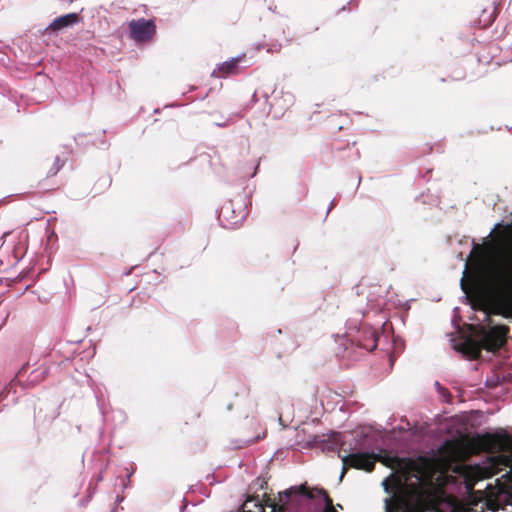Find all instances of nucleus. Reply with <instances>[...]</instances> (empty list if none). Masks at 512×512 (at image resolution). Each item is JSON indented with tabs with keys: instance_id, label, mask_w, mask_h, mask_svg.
Here are the masks:
<instances>
[{
	"instance_id": "23",
	"label": "nucleus",
	"mask_w": 512,
	"mask_h": 512,
	"mask_svg": "<svg viewBox=\"0 0 512 512\" xmlns=\"http://www.w3.org/2000/svg\"><path fill=\"white\" fill-rule=\"evenodd\" d=\"M494 19H495V16H491L489 21L487 22L486 26L491 25L492 22L494 21Z\"/></svg>"
},
{
	"instance_id": "17",
	"label": "nucleus",
	"mask_w": 512,
	"mask_h": 512,
	"mask_svg": "<svg viewBox=\"0 0 512 512\" xmlns=\"http://www.w3.org/2000/svg\"><path fill=\"white\" fill-rule=\"evenodd\" d=\"M378 335L375 331H369V337L365 343L361 344V347L367 351H373L377 347Z\"/></svg>"
},
{
	"instance_id": "11",
	"label": "nucleus",
	"mask_w": 512,
	"mask_h": 512,
	"mask_svg": "<svg viewBox=\"0 0 512 512\" xmlns=\"http://www.w3.org/2000/svg\"><path fill=\"white\" fill-rule=\"evenodd\" d=\"M387 512H412V501L407 496L386 500Z\"/></svg>"
},
{
	"instance_id": "19",
	"label": "nucleus",
	"mask_w": 512,
	"mask_h": 512,
	"mask_svg": "<svg viewBox=\"0 0 512 512\" xmlns=\"http://www.w3.org/2000/svg\"><path fill=\"white\" fill-rule=\"evenodd\" d=\"M486 506L488 510L497 511L500 508V504L497 499L487 500Z\"/></svg>"
},
{
	"instance_id": "7",
	"label": "nucleus",
	"mask_w": 512,
	"mask_h": 512,
	"mask_svg": "<svg viewBox=\"0 0 512 512\" xmlns=\"http://www.w3.org/2000/svg\"><path fill=\"white\" fill-rule=\"evenodd\" d=\"M27 366L28 364L23 365L21 369L17 372L15 377L7 385H5L3 390L0 392V403L6 402L4 406L9 404H15L17 402L18 397L14 387L16 383L20 382V378L25 372Z\"/></svg>"
},
{
	"instance_id": "10",
	"label": "nucleus",
	"mask_w": 512,
	"mask_h": 512,
	"mask_svg": "<svg viewBox=\"0 0 512 512\" xmlns=\"http://www.w3.org/2000/svg\"><path fill=\"white\" fill-rule=\"evenodd\" d=\"M244 214V209H240L236 214L234 202L230 200L222 205L219 212V219L225 221L227 225H237L243 219Z\"/></svg>"
},
{
	"instance_id": "4",
	"label": "nucleus",
	"mask_w": 512,
	"mask_h": 512,
	"mask_svg": "<svg viewBox=\"0 0 512 512\" xmlns=\"http://www.w3.org/2000/svg\"><path fill=\"white\" fill-rule=\"evenodd\" d=\"M156 33L155 21L152 19H139L130 21V37L136 42L151 41Z\"/></svg>"
},
{
	"instance_id": "20",
	"label": "nucleus",
	"mask_w": 512,
	"mask_h": 512,
	"mask_svg": "<svg viewBox=\"0 0 512 512\" xmlns=\"http://www.w3.org/2000/svg\"><path fill=\"white\" fill-rule=\"evenodd\" d=\"M412 512H426V508L420 500L417 501L416 505L412 504Z\"/></svg>"
},
{
	"instance_id": "25",
	"label": "nucleus",
	"mask_w": 512,
	"mask_h": 512,
	"mask_svg": "<svg viewBox=\"0 0 512 512\" xmlns=\"http://www.w3.org/2000/svg\"><path fill=\"white\" fill-rule=\"evenodd\" d=\"M124 500V496H117V501L122 502Z\"/></svg>"
},
{
	"instance_id": "28",
	"label": "nucleus",
	"mask_w": 512,
	"mask_h": 512,
	"mask_svg": "<svg viewBox=\"0 0 512 512\" xmlns=\"http://www.w3.org/2000/svg\"><path fill=\"white\" fill-rule=\"evenodd\" d=\"M111 512H118L117 508L112 509Z\"/></svg>"
},
{
	"instance_id": "12",
	"label": "nucleus",
	"mask_w": 512,
	"mask_h": 512,
	"mask_svg": "<svg viewBox=\"0 0 512 512\" xmlns=\"http://www.w3.org/2000/svg\"><path fill=\"white\" fill-rule=\"evenodd\" d=\"M79 20H80V17L77 13H68V14L62 15V16L54 19L51 22V24L48 26V29H51L53 31H58L63 28L73 26L74 24L78 23Z\"/></svg>"
},
{
	"instance_id": "3",
	"label": "nucleus",
	"mask_w": 512,
	"mask_h": 512,
	"mask_svg": "<svg viewBox=\"0 0 512 512\" xmlns=\"http://www.w3.org/2000/svg\"><path fill=\"white\" fill-rule=\"evenodd\" d=\"M509 327L506 325H496L488 330L481 328L479 336L481 337L482 347L491 352L501 349L507 342Z\"/></svg>"
},
{
	"instance_id": "6",
	"label": "nucleus",
	"mask_w": 512,
	"mask_h": 512,
	"mask_svg": "<svg viewBox=\"0 0 512 512\" xmlns=\"http://www.w3.org/2000/svg\"><path fill=\"white\" fill-rule=\"evenodd\" d=\"M432 510L435 512H469L470 508L453 495H443L435 499Z\"/></svg>"
},
{
	"instance_id": "27",
	"label": "nucleus",
	"mask_w": 512,
	"mask_h": 512,
	"mask_svg": "<svg viewBox=\"0 0 512 512\" xmlns=\"http://www.w3.org/2000/svg\"><path fill=\"white\" fill-rule=\"evenodd\" d=\"M467 488H468V490H472L473 489V485L469 484V485H467Z\"/></svg>"
},
{
	"instance_id": "1",
	"label": "nucleus",
	"mask_w": 512,
	"mask_h": 512,
	"mask_svg": "<svg viewBox=\"0 0 512 512\" xmlns=\"http://www.w3.org/2000/svg\"><path fill=\"white\" fill-rule=\"evenodd\" d=\"M481 452L512 453V436L503 433L477 434L464 439L447 440L441 445V471L453 463L467 459L471 454Z\"/></svg>"
},
{
	"instance_id": "15",
	"label": "nucleus",
	"mask_w": 512,
	"mask_h": 512,
	"mask_svg": "<svg viewBox=\"0 0 512 512\" xmlns=\"http://www.w3.org/2000/svg\"><path fill=\"white\" fill-rule=\"evenodd\" d=\"M47 372L48 370L44 366H40L39 368L33 370L28 376L27 384L31 386L38 384L45 378Z\"/></svg>"
},
{
	"instance_id": "22",
	"label": "nucleus",
	"mask_w": 512,
	"mask_h": 512,
	"mask_svg": "<svg viewBox=\"0 0 512 512\" xmlns=\"http://www.w3.org/2000/svg\"><path fill=\"white\" fill-rule=\"evenodd\" d=\"M474 251H478L480 253H483L484 252V246H481V245H478L476 244L474 247H473V252Z\"/></svg>"
},
{
	"instance_id": "8",
	"label": "nucleus",
	"mask_w": 512,
	"mask_h": 512,
	"mask_svg": "<svg viewBox=\"0 0 512 512\" xmlns=\"http://www.w3.org/2000/svg\"><path fill=\"white\" fill-rule=\"evenodd\" d=\"M499 288L504 300L512 304V259L509 260L507 268L500 273Z\"/></svg>"
},
{
	"instance_id": "26",
	"label": "nucleus",
	"mask_w": 512,
	"mask_h": 512,
	"mask_svg": "<svg viewBox=\"0 0 512 512\" xmlns=\"http://www.w3.org/2000/svg\"><path fill=\"white\" fill-rule=\"evenodd\" d=\"M391 460L394 461V462H399V458L398 457H394Z\"/></svg>"
},
{
	"instance_id": "13",
	"label": "nucleus",
	"mask_w": 512,
	"mask_h": 512,
	"mask_svg": "<svg viewBox=\"0 0 512 512\" xmlns=\"http://www.w3.org/2000/svg\"><path fill=\"white\" fill-rule=\"evenodd\" d=\"M484 349L482 347V341H474V340H467L462 345V350L464 353L468 354L471 358L477 359L480 357L481 350Z\"/></svg>"
},
{
	"instance_id": "5",
	"label": "nucleus",
	"mask_w": 512,
	"mask_h": 512,
	"mask_svg": "<svg viewBox=\"0 0 512 512\" xmlns=\"http://www.w3.org/2000/svg\"><path fill=\"white\" fill-rule=\"evenodd\" d=\"M298 496H303L307 499H313L315 497L312 490L305 485L299 487H291L290 489L279 493V500L281 504L272 503L269 504L272 507L273 512H281L287 509V506L296 499Z\"/></svg>"
},
{
	"instance_id": "14",
	"label": "nucleus",
	"mask_w": 512,
	"mask_h": 512,
	"mask_svg": "<svg viewBox=\"0 0 512 512\" xmlns=\"http://www.w3.org/2000/svg\"><path fill=\"white\" fill-rule=\"evenodd\" d=\"M74 140L78 146H87L92 145L98 148H106L107 143L104 140H100L97 142L91 135L89 134H78L74 137Z\"/></svg>"
},
{
	"instance_id": "24",
	"label": "nucleus",
	"mask_w": 512,
	"mask_h": 512,
	"mask_svg": "<svg viewBox=\"0 0 512 512\" xmlns=\"http://www.w3.org/2000/svg\"><path fill=\"white\" fill-rule=\"evenodd\" d=\"M200 417V413L199 412H194L193 415H192V418H199Z\"/></svg>"
},
{
	"instance_id": "18",
	"label": "nucleus",
	"mask_w": 512,
	"mask_h": 512,
	"mask_svg": "<svg viewBox=\"0 0 512 512\" xmlns=\"http://www.w3.org/2000/svg\"><path fill=\"white\" fill-rule=\"evenodd\" d=\"M63 165H64V161L61 160L60 157L57 156L55 158L54 164L49 169L47 176L48 177L55 176L60 171V169L63 167Z\"/></svg>"
},
{
	"instance_id": "16",
	"label": "nucleus",
	"mask_w": 512,
	"mask_h": 512,
	"mask_svg": "<svg viewBox=\"0 0 512 512\" xmlns=\"http://www.w3.org/2000/svg\"><path fill=\"white\" fill-rule=\"evenodd\" d=\"M314 491L319 495L323 497L325 506L323 509V512H337L332 498L329 496L328 492L323 488H315Z\"/></svg>"
},
{
	"instance_id": "9",
	"label": "nucleus",
	"mask_w": 512,
	"mask_h": 512,
	"mask_svg": "<svg viewBox=\"0 0 512 512\" xmlns=\"http://www.w3.org/2000/svg\"><path fill=\"white\" fill-rule=\"evenodd\" d=\"M246 58V55L237 56L220 64L217 69L213 71V76L226 78L230 75H236L240 72L239 64Z\"/></svg>"
},
{
	"instance_id": "21",
	"label": "nucleus",
	"mask_w": 512,
	"mask_h": 512,
	"mask_svg": "<svg viewBox=\"0 0 512 512\" xmlns=\"http://www.w3.org/2000/svg\"><path fill=\"white\" fill-rule=\"evenodd\" d=\"M504 500L507 503L512 504V484L508 486V489H507V492H506Z\"/></svg>"
},
{
	"instance_id": "2",
	"label": "nucleus",
	"mask_w": 512,
	"mask_h": 512,
	"mask_svg": "<svg viewBox=\"0 0 512 512\" xmlns=\"http://www.w3.org/2000/svg\"><path fill=\"white\" fill-rule=\"evenodd\" d=\"M341 460L343 463L342 472L340 476L341 479L348 471V468L372 472L374 470L376 461H382L383 463H386V460H382L379 455L367 452L347 454L342 456Z\"/></svg>"
}]
</instances>
